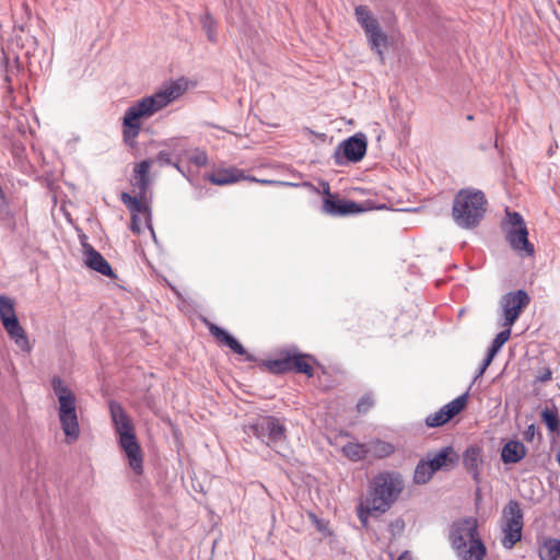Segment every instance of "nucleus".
<instances>
[{
	"label": "nucleus",
	"instance_id": "f257e3e1",
	"mask_svg": "<svg viewBox=\"0 0 560 560\" xmlns=\"http://www.w3.org/2000/svg\"><path fill=\"white\" fill-rule=\"evenodd\" d=\"M188 89V81L184 78L164 85L153 95L147 96L128 107L122 118L124 141L133 145L142 127V119L150 118L156 112L180 97Z\"/></svg>",
	"mask_w": 560,
	"mask_h": 560
},
{
	"label": "nucleus",
	"instance_id": "f03ea898",
	"mask_svg": "<svg viewBox=\"0 0 560 560\" xmlns=\"http://www.w3.org/2000/svg\"><path fill=\"white\" fill-rule=\"evenodd\" d=\"M448 540L459 560H483L487 548L478 533V521L464 517L455 521L450 529Z\"/></svg>",
	"mask_w": 560,
	"mask_h": 560
},
{
	"label": "nucleus",
	"instance_id": "7ed1b4c3",
	"mask_svg": "<svg viewBox=\"0 0 560 560\" xmlns=\"http://www.w3.org/2000/svg\"><path fill=\"white\" fill-rule=\"evenodd\" d=\"M109 413L115 431L119 436V445L128 458L129 466L135 470V472L141 474L143 468V456L136 436V429L130 417L124 407L115 400L109 401Z\"/></svg>",
	"mask_w": 560,
	"mask_h": 560
},
{
	"label": "nucleus",
	"instance_id": "20e7f679",
	"mask_svg": "<svg viewBox=\"0 0 560 560\" xmlns=\"http://www.w3.org/2000/svg\"><path fill=\"white\" fill-rule=\"evenodd\" d=\"M404 490V480L398 472L382 471L371 480L366 499L369 508L385 513L397 501Z\"/></svg>",
	"mask_w": 560,
	"mask_h": 560
},
{
	"label": "nucleus",
	"instance_id": "39448f33",
	"mask_svg": "<svg viewBox=\"0 0 560 560\" xmlns=\"http://www.w3.org/2000/svg\"><path fill=\"white\" fill-rule=\"evenodd\" d=\"M487 200L485 194L475 189H462L453 201V219L462 228H474L486 212Z\"/></svg>",
	"mask_w": 560,
	"mask_h": 560
},
{
	"label": "nucleus",
	"instance_id": "423d86ee",
	"mask_svg": "<svg viewBox=\"0 0 560 560\" xmlns=\"http://www.w3.org/2000/svg\"><path fill=\"white\" fill-rule=\"evenodd\" d=\"M51 387L59 401V420L67 442L72 443L79 439L80 427L77 415L75 396L59 376L51 380Z\"/></svg>",
	"mask_w": 560,
	"mask_h": 560
},
{
	"label": "nucleus",
	"instance_id": "0eeeda50",
	"mask_svg": "<svg viewBox=\"0 0 560 560\" xmlns=\"http://www.w3.org/2000/svg\"><path fill=\"white\" fill-rule=\"evenodd\" d=\"M505 238L510 246L521 256L532 257L534 245L528 241V230L518 212H506Z\"/></svg>",
	"mask_w": 560,
	"mask_h": 560
},
{
	"label": "nucleus",
	"instance_id": "6e6552de",
	"mask_svg": "<svg viewBox=\"0 0 560 560\" xmlns=\"http://www.w3.org/2000/svg\"><path fill=\"white\" fill-rule=\"evenodd\" d=\"M13 299L0 295V320L15 345L25 352H31L32 346L24 328L20 325L15 314Z\"/></svg>",
	"mask_w": 560,
	"mask_h": 560
},
{
	"label": "nucleus",
	"instance_id": "1a4fd4ad",
	"mask_svg": "<svg viewBox=\"0 0 560 560\" xmlns=\"http://www.w3.org/2000/svg\"><path fill=\"white\" fill-rule=\"evenodd\" d=\"M253 434L270 447L287 441V427L283 420L272 416H260L249 425Z\"/></svg>",
	"mask_w": 560,
	"mask_h": 560
},
{
	"label": "nucleus",
	"instance_id": "9d476101",
	"mask_svg": "<svg viewBox=\"0 0 560 560\" xmlns=\"http://www.w3.org/2000/svg\"><path fill=\"white\" fill-rule=\"evenodd\" d=\"M502 545L506 549H511L522 538L523 530V512L517 501L511 500L502 512Z\"/></svg>",
	"mask_w": 560,
	"mask_h": 560
},
{
	"label": "nucleus",
	"instance_id": "9b49d317",
	"mask_svg": "<svg viewBox=\"0 0 560 560\" xmlns=\"http://www.w3.org/2000/svg\"><path fill=\"white\" fill-rule=\"evenodd\" d=\"M354 14L359 24L364 30L372 48L376 50L381 60H383L382 48L387 46V35L381 30L377 20L372 15L366 5L355 7Z\"/></svg>",
	"mask_w": 560,
	"mask_h": 560
},
{
	"label": "nucleus",
	"instance_id": "f8f14e48",
	"mask_svg": "<svg viewBox=\"0 0 560 560\" xmlns=\"http://www.w3.org/2000/svg\"><path fill=\"white\" fill-rule=\"evenodd\" d=\"M529 302L530 298L524 290L506 293L501 301L504 317L503 326L512 327Z\"/></svg>",
	"mask_w": 560,
	"mask_h": 560
},
{
	"label": "nucleus",
	"instance_id": "ddd939ff",
	"mask_svg": "<svg viewBox=\"0 0 560 560\" xmlns=\"http://www.w3.org/2000/svg\"><path fill=\"white\" fill-rule=\"evenodd\" d=\"M466 402L467 400L465 395L459 396L456 399L450 401L440 410L427 417V425L430 428H438L445 424L465 408Z\"/></svg>",
	"mask_w": 560,
	"mask_h": 560
},
{
	"label": "nucleus",
	"instance_id": "4468645a",
	"mask_svg": "<svg viewBox=\"0 0 560 560\" xmlns=\"http://www.w3.org/2000/svg\"><path fill=\"white\" fill-rule=\"evenodd\" d=\"M366 140L363 136H352L345 140L335 153L337 164H341L339 152L342 151L343 156L350 162L361 161L366 152Z\"/></svg>",
	"mask_w": 560,
	"mask_h": 560
},
{
	"label": "nucleus",
	"instance_id": "2eb2a0df",
	"mask_svg": "<svg viewBox=\"0 0 560 560\" xmlns=\"http://www.w3.org/2000/svg\"><path fill=\"white\" fill-rule=\"evenodd\" d=\"M207 179L218 186L231 185L241 180H257L256 177L246 175L243 170L235 166L218 168L209 174Z\"/></svg>",
	"mask_w": 560,
	"mask_h": 560
},
{
	"label": "nucleus",
	"instance_id": "dca6fc26",
	"mask_svg": "<svg viewBox=\"0 0 560 560\" xmlns=\"http://www.w3.org/2000/svg\"><path fill=\"white\" fill-rule=\"evenodd\" d=\"M208 329L218 343L226 346L236 354L245 355L247 361H254V357L248 354L245 348L226 330L212 323L208 324Z\"/></svg>",
	"mask_w": 560,
	"mask_h": 560
},
{
	"label": "nucleus",
	"instance_id": "f3484780",
	"mask_svg": "<svg viewBox=\"0 0 560 560\" xmlns=\"http://www.w3.org/2000/svg\"><path fill=\"white\" fill-rule=\"evenodd\" d=\"M84 261L85 265L94 271L100 272L108 278H116L108 261L89 244H83Z\"/></svg>",
	"mask_w": 560,
	"mask_h": 560
},
{
	"label": "nucleus",
	"instance_id": "a211bd4d",
	"mask_svg": "<svg viewBox=\"0 0 560 560\" xmlns=\"http://www.w3.org/2000/svg\"><path fill=\"white\" fill-rule=\"evenodd\" d=\"M290 372L305 374L308 377L314 375V364L316 360L305 353L299 352L296 349H289Z\"/></svg>",
	"mask_w": 560,
	"mask_h": 560
},
{
	"label": "nucleus",
	"instance_id": "6ab92c4d",
	"mask_svg": "<svg viewBox=\"0 0 560 560\" xmlns=\"http://www.w3.org/2000/svg\"><path fill=\"white\" fill-rule=\"evenodd\" d=\"M427 456L430 459L435 471L448 470L453 468L459 459L458 454L454 451L452 446H445L441 448L438 453H429Z\"/></svg>",
	"mask_w": 560,
	"mask_h": 560
},
{
	"label": "nucleus",
	"instance_id": "aec40b11",
	"mask_svg": "<svg viewBox=\"0 0 560 560\" xmlns=\"http://www.w3.org/2000/svg\"><path fill=\"white\" fill-rule=\"evenodd\" d=\"M463 463L466 470L478 482L482 466V450L479 446H469L463 455Z\"/></svg>",
	"mask_w": 560,
	"mask_h": 560
},
{
	"label": "nucleus",
	"instance_id": "412c9836",
	"mask_svg": "<svg viewBox=\"0 0 560 560\" xmlns=\"http://www.w3.org/2000/svg\"><path fill=\"white\" fill-rule=\"evenodd\" d=\"M323 209L332 215H345L361 211V208L354 201L335 200L331 197L324 200Z\"/></svg>",
	"mask_w": 560,
	"mask_h": 560
},
{
	"label": "nucleus",
	"instance_id": "4be33fe9",
	"mask_svg": "<svg viewBox=\"0 0 560 560\" xmlns=\"http://www.w3.org/2000/svg\"><path fill=\"white\" fill-rule=\"evenodd\" d=\"M149 172H150V162L149 161H142L138 164H136L133 168V178H132V186L137 188L138 194L141 197H145L148 188H149Z\"/></svg>",
	"mask_w": 560,
	"mask_h": 560
},
{
	"label": "nucleus",
	"instance_id": "5701e85b",
	"mask_svg": "<svg viewBox=\"0 0 560 560\" xmlns=\"http://www.w3.org/2000/svg\"><path fill=\"white\" fill-rule=\"evenodd\" d=\"M526 456V447L520 441H509L502 447L501 458L504 464H515Z\"/></svg>",
	"mask_w": 560,
	"mask_h": 560
},
{
	"label": "nucleus",
	"instance_id": "b1692460",
	"mask_svg": "<svg viewBox=\"0 0 560 560\" xmlns=\"http://www.w3.org/2000/svg\"><path fill=\"white\" fill-rule=\"evenodd\" d=\"M395 446L380 439L371 440L366 443V457H372L374 459H383L392 456L395 453Z\"/></svg>",
	"mask_w": 560,
	"mask_h": 560
},
{
	"label": "nucleus",
	"instance_id": "393cba45",
	"mask_svg": "<svg viewBox=\"0 0 560 560\" xmlns=\"http://www.w3.org/2000/svg\"><path fill=\"white\" fill-rule=\"evenodd\" d=\"M289 363V349H285L280 351L277 358L265 360L260 365L272 374H283L290 372Z\"/></svg>",
	"mask_w": 560,
	"mask_h": 560
},
{
	"label": "nucleus",
	"instance_id": "a878e982",
	"mask_svg": "<svg viewBox=\"0 0 560 560\" xmlns=\"http://www.w3.org/2000/svg\"><path fill=\"white\" fill-rule=\"evenodd\" d=\"M120 200L131 212V215L142 214L144 218L149 214V207L145 202V197H141L139 194L132 197L128 192H121Z\"/></svg>",
	"mask_w": 560,
	"mask_h": 560
},
{
	"label": "nucleus",
	"instance_id": "bb28decb",
	"mask_svg": "<svg viewBox=\"0 0 560 560\" xmlns=\"http://www.w3.org/2000/svg\"><path fill=\"white\" fill-rule=\"evenodd\" d=\"M510 336H511V327H505L504 330H502L501 332H499L495 336L494 340L492 341L491 347L488 350L487 358L483 361V364L480 369L479 375H481L486 371L488 365L493 360L494 355L499 352V350L503 347V345L510 339Z\"/></svg>",
	"mask_w": 560,
	"mask_h": 560
},
{
	"label": "nucleus",
	"instance_id": "cd10ccee",
	"mask_svg": "<svg viewBox=\"0 0 560 560\" xmlns=\"http://www.w3.org/2000/svg\"><path fill=\"white\" fill-rule=\"evenodd\" d=\"M538 556L540 560H560V539H544L539 545Z\"/></svg>",
	"mask_w": 560,
	"mask_h": 560
},
{
	"label": "nucleus",
	"instance_id": "c85d7f7f",
	"mask_svg": "<svg viewBox=\"0 0 560 560\" xmlns=\"http://www.w3.org/2000/svg\"><path fill=\"white\" fill-rule=\"evenodd\" d=\"M342 454L352 462L366 458V444L349 442L341 448Z\"/></svg>",
	"mask_w": 560,
	"mask_h": 560
},
{
	"label": "nucleus",
	"instance_id": "c756f323",
	"mask_svg": "<svg viewBox=\"0 0 560 560\" xmlns=\"http://www.w3.org/2000/svg\"><path fill=\"white\" fill-rule=\"evenodd\" d=\"M435 472L430 459L420 460L415 469L413 481L418 485L427 483Z\"/></svg>",
	"mask_w": 560,
	"mask_h": 560
},
{
	"label": "nucleus",
	"instance_id": "7c9ffc66",
	"mask_svg": "<svg viewBox=\"0 0 560 560\" xmlns=\"http://www.w3.org/2000/svg\"><path fill=\"white\" fill-rule=\"evenodd\" d=\"M541 421L546 424L547 429L550 432H556L559 430L560 421L558 409L552 407H545L540 413Z\"/></svg>",
	"mask_w": 560,
	"mask_h": 560
},
{
	"label": "nucleus",
	"instance_id": "2f4dec72",
	"mask_svg": "<svg viewBox=\"0 0 560 560\" xmlns=\"http://www.w3.org/2000/svg\"><path fill=\"white\" fill-rule=\"evenodd\" d=\"M523 436H524L525 441L528 443H533L535 440L540 442L542 439L541 432L539 431L537 425L534 423L529 424L526 428V430L523 433Z\"/></svg>",
	"mask_w": 560,
	"mask_h": 560
},
{
	"label": "nucleus",
	"instance_id": "473e14b6",
	"mask_svg": "<svg viewBox=\"0 0 560 560\" xmlns=\"http://www.w3.org/2000/svg\"><path fill=\"white\" fill-rule=\"evenodd\" d=\"M373 406L374 398L371 395L366 394L359 399L357 404V411L360 413H365L369 410H371Z\"/></svg>",
	"mask_w": 560,
	"mask_h": 560
},
{
	"label": "nucleus",
	"instance_id": "72a5a7b5",
	"mask_svg": "<svg viewBox=\"0 0 560 560\" xmlns=\"http://www.w3.org/2000/svg\"><path fill=\"white\" fill-rule=\"evenodd\" d=\"M373 512H376V511L369 508V500L366 499L365 504L361 505L358 511V517L363 525L368 524V518H369L370 514H372Z\"/></svg>",
	"mask_w": 560,
	"mask_h": 560
},
{
	"label": "nucleus",
	"instance_id": "f704fd0d",
	"mask_svg": "<svg viewBox=\"0 0 560 560\" xmlns=\"http://www.w3.org/2000/svg\"><path fill=\"white\" fill-rule=\"evenodd\" d=\"M140 215L141 214L131 215L130 229L135 234H140L142 232V220Z\"/></svg>",
	"mask_w": 560,
	"mask_h": 560
},
{
	"label": "nucleus",
	"instance_id": "c9c22d12",
	"mask_svg": "<svg viewBox=\"0 0 560 560\" xmlns=\"http://www.w3.org/2000/svg\"><path fill=\"white\" fill-rule=\"evenodd\" d=\"M190 161L197 166H205L207 164L208 158L205 152H198L190 158Z\"/></svg>",
	"mask_w": 560,
	"mask_h": 560
},
{
	"label": "nucleus",
	"instance_id": "e433bc0d",
	"mask_svg": "<svg viewBox=\"0 0 560 560\" xmlns=\"http://www.w3.org/2000/svg\"><path fill=\"white\" fill-rule=\"evenodd\" d=\"M552 372L550 369L545 368L539 372V375H537V381L545 383L551 380Z\"/></svg>",
	"mask_w": 560,
	"mask_h": 560
},
{
	"label": "nucleus",
	"instance_id": "4c0bfd02",
	"mask_svg": "<svg viewBox=\"0 0 560 560\" xmlns=\"http://www.w3.org/2000/svg\"><path fill=\"white\" fill-rule=\"evenodd\" d=\"M212 24H213V21L211 19V16L207 15L203 20V26L207 28L208 31V38L210 40H213V31H212Z\"/></svg>",
	"mask_w": 560,
	"mask_h": 560
},
{
	"label": "nucleus",
	"instance_id": "58836bf2",
	"mask_svg": "<svg viewBox=\"0 0 560 560\" xmlns=\"http://www.w3.org/2000/svg\"><path fill=\"white\" fill-rule=\"evenodd\" d=\"M158 159H159V161L171 163L170 154L164 151L159 153Z\"/></svg>",
	"mask_w": 560,
	"mask_h": 560
},
{
	"label": "nucleus",
	"instance_id": "ea45409f",
	"mask_svg": "<svg viewBox=\"0 0 560 560\" xmlns=\"http://www.w3.org/2000/svg\"><path fill=\"white\" fill-rule=\"evenodd\" d=\"M257 180H252L253 183H259V184H262V185H273L276 184L277 182L276 180H271V179H258L256 178Z\"/></svg>",
	"mask_w": 560,
	"mask_h": 560
},
{
	"label": "nucleus",
	"instance_id": "a19ab883",
	"mask_svg": "<svg viewBox=\"0 0 560 560\" xmlns=\"http://www.w3.org/2000/svg\"><path fill=\"white\" fill-rule=\"evenodd\" d=\"M397 560H411V556L408 551H404Z\"/></svg>",
	"mask_w": 560,
	"mask_h": 560
},
{
	"label": "nucleus",
	"instance_id": "79ce46f5",
	"mask_svg": "<svg viewBox=\"0 0 560 560\" xmlns=\"http://www.w3.org/2000/svg\"><path fill=\"white\" fill-rule=\"evenodd\" d=\"M556 460L560 465V444H559V447H558V451H557V454H556Z\"/></svg>",
	"mask_w": 560,
	"mask_h": 560
},
{
	"label": "nucleus",
	"instance_id": "37998d69",
	"mask_svg": "<svg viewBox=\"0 0 560 560\" xmlns=\"http://www.w3.org/2000/svg\"><path fill=\"white\" fill-rule=\"evenodd\" d=\"M467 119H468V120H472V119H474V116H472V115H468V116H467Z\"/></svg>",
	"mask_w": 560,
	"mask_h": 560
}]
</instances>
